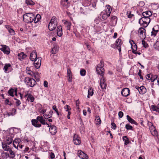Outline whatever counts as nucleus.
Here are the masks:
<instances>
[{"label": "nucleus", "mask_w": 159, "mask_h": 159, "mask_svg": "<svg viewBox=\"0 0 159 159\" xmlns=\"http://www.w3.org/2000/svg\"><path fill=\"white\" fill-rule=\"evenodd\" d=\"M35 15L31 13H29L24 14L23 16L24 21L26 23L32 22L34 19Z\"/></svg>", "instance_id": "obj_1"}, {"label": "nucleus", "mask_w": 159, "mask_h": 159, "mask_svg": "<svg viewBox=\"0 0 159 159\" xmlns=\"http://www.w3.org/2000/svg\"><path fill=\"white\" fill-rule=\"evenodd\" d=\"M150 22V18H147L143 16L140 18L139 20V23L141 26L144 27H147Z\"/></svg>", "instance_id": "obj_2"}, {"label": "nucleus", "mask_w": 159, "mask_h": 159, "mask_svg": "<svg viewBox=\"0 0 159 159\" xmlns=\"http://www.w3.org/2000/svg\"><path fill=\"white\" fill-rule=\"evenodd\" d=\"M24 81L27 85L30 87H33L36 83V81L34 79L28 77H26Z\"/></svg>", "instance_id": "obj_3"}, {"label": "nucleus", "mask_w": 159, "mask_h": 159, "mask_svg": "<svg viewBox=\"0 0 159 159\" xmlns=\"http://www.w3.org/2000/svg\"><path fill=\"white\" fill-rule=\"evenodd\" d=\"M61 7L67 9L70 6V4L68 0H61Z\"/></svg>", "instance_id": "obj_4"}, {"label": "nucleus", "mask_w": 159, "mask_h": 159, "mask_svg": "<svg viewBox=\"0 0 159 159\" xmlns=\"http://www.w3.org/2000/svg\"><path fill=\"white\" fill-rule=\"evenodd\" d=\"M34 65L37 69L39 68L41 66V58L38 57L34 60Z\"/></svg>", "instance_id": "obj_5"}, {"label": "nucleus", "mask_w": 159, "mask_h": 159, "mask_svg": "<svg viewBox=\"0 0 159 159\" xmlns=\"http://www.w3.org/2000/svg\"><path fill=\"white\" fill-rule=\"evenodd\" d=\"M2 47L1 48V50L3 51L5 54L7 55L9 54L10 53V49L9 47L6 45H1Z\"/></svg>", "instance_id": "obj_6"}, {"label": "nucleus", "mask_w": 159, "mask_h": 159, "mask_svg": "<svg viewBox=\"0 0 159 159\" xmlns=\"http://www.w3.org/2000/svg\"><path fill=\"white\" fill-rule=\"evenodd\" d=\"M74 143L76 145H79L81 142L80 138L76 134H75L73 137Z\"/></svg>", "instance_id": "obj_7"}, {"label": "nucleus", "mask_w": 159, "mask_h": 159, "mask_svg": "<svg viewBox=\"0 0 159 159\" xmlns=\"http://www.w3.org/2000/svg\"><path fill=\"white\" fill-rule=\"evenodd\" d=\"M100 85L102 89H105L106 88V80L104 77H102L100 79Z\"/></svg>", "instance_id": "obj_8"}, {"label": "nucleus", "mask_w": 159, "mask_h": 159, "mask_svg": "<svg viewBox=\"0 0 159 159\" xmlns=\"http://www.w3.org/2000/svg\"><path fill=\"white\" fill-rule=\"evenodd\" d=\"M78 156L81 159H87L88 157L87 154L84 153L82 151H78L77 153Z\"/></svg>", "instance_id": "obj_9"}, {"label": "nucleus", "mask_w": 159, "mask_h": 159, "mask_svg": "<svg viewBox=\"0 0 159 159\" xmlns=\"http://www.w3.org/2000/svg\"><path fill=\"white\" fill-rule=\"evenodd\" d=\"M121 40L120 39H118L115 42V45L116 48L118 49L119 52L121 51Z\"/></svg>", "instance_id": "obj_10"}, {"label": "nucleus", "mask_w": 159, "mask_h": 159, "mask_svg": "<svg viewBox=\"0 0 159 159\" xmlns=\"http://www.w3.org/2000/svg\"><path fill=\"white\" fill-rule=\"evenodd\" d=\"M135 88L138 90L140 94H143L146 92V89L144 86H141L140 87H139L138 86H135Z\"/></svg>", "instance_id": "obj_11"}, {"label": "nucleus", "mask_w": 159, "mask_h": 159, "mask_svg": "<svg viewBox=\"0 0 159 159\" xmlns=\"http://www.w3.org/2000/svg\"><path fill=\"white\" fill-rule=\"evenodd\" d=\"M129 43L131 45L132 52L133 53H136V50L137 49V46L133 40L129 41Z\"/></svg>", "instance_id": "obj_12"}, {"label": "nucleus", "mask_w": 159, "mask_h": 159, "mask_svg": "<svg viewBox=\"0 0 159 159\" xmlns=\"http://www.w3.org/2000/svg\"><path fill=\"white\" fill-rule=\"evenodd\" d=\"M130 90L128 88L123 89L121 91V95L124 97H127L129 94Z\"/></svg>", "instance_id": "obj_13"}, {"label": "nucleus", "mask_w": 159, "mask_h": 159, "mask_svg": "<svg viewBox=\"0 0 159 159\" xmlns=\"http://www.w3.org/2000/svg\"><path fill=\"white\" fill-rule=\"evenodd\" d=\"M149 125H151V126L149 127V129L152 134L156 135L157 134V132L154 126L151 122H150Z\"/></svg>", "instance_id": "obj_14"}, {"label": "nucleus", "mask_w": 159, "mask_h": 159, "mask_svg": "<svg viewBox=\"0 0 159 159\" xmlns=\"http://www.w3.org/2000/svg\"><path fill=\"white\" fill-rule=\"evenodd\" d=\"M37 120L39 121L42 125H45L46 124L48 125V127L50 126L49 125L45 122V120L44 119L43 117L42 116H39L37 117Z\"/></svg>", "instance_id": "obj_15"}, {"label": "nucleus", "mask_w": 159, "mask_h": 159, "mask_svg": "<svg viewBox=\"0 0 159 159\" xmlns=\"http://www.w3.org/2000/svg\"><path fill=\"white\" fill-rule=\"evenodd\" d=\"M37 53L36 50H33L31 53L30 59L32 61H34L37 58Z\"/></svg>", "instance_id": "obj_16"}, {"label": "nucleus", "mask_w": 159, "mask_h": 159, "mask_svg": "<svg viewBox=\"0 0 159 159\" xmlns=\"http://www.w3.org/2000/svg\"><path fill=\"white\" fill-rule=\"evenodd\" d=\"M32 124L36 127H40L41 126V124L39 122V121L36 119H32L31 121Z\"/></svg>", "instance_id": "obj_17"}, {"label": "nucleus", "mask_w": 159, "mask_h": 159, "mask_svg": "<svg viewBox=\"0 0 159 159\" xmlns=\"http://www.w3.org/2000/svg\"><path fill=\"white\" fill-rule=\"evenodd\" d=\"M67 75L68 81L69 82H72V75L70 70L69 68L67 69Z\"/></svg>", "instance_id": "obj_18"}, {"label": "nucleus", "mask_w": 159, "mask_h": 159, "mask_svg": "<svg viewBox=\"0 0 159 159\" xmlns=\"http://www.w3.org/2000/svg\"><path fill=\"white\" fill-rule=\"evenodd\" d=\"M49 131L52 134L54 135L57 132L56 126L53 125L51 126L49 128Z\"/></svg>", "instance_id": "obj_19"}, {"label": "nucleus", "mask_w": 159, "mask_h": 159, "mask_svg": "<svg viewBox=\"0 0 159 159\" xmlns=\"http://www.w3.org/2000/svg\"><path fill=\"white\" fill-rule=\"evenodd\" d=\"M21 140L19 138L15 139L13 141V145L16 148L18 149V145L20 143Z\"/></svg>", "instance_id": "obj_20"}, {"label": "nucleus", "mask_w": 159, "mask_h": 159, "mask_svg": "<svg viewBox=\"0 0 159 159\" xmlns=\"http://www.w3.org/2000/svg\"><path fill=\"white\" fill-rule=\"evenodd\" d=\"M62 22L65 25V27L67 28V30H70V26L71 25V22L68 21L66 20H62Z\"/></svg>", "instance_id": "obj_21"}, {"label": "nucleus", "mask_w": 159, "mask_h": 159, "mask_svg": "<svg viewBox=\"0 0 159 159\" xmlns=\"http://www.w3.org/2000/svg\"><path fill=\"white\" fill-rule=\"evenodd\" d=\"M57 31V35L59 37L61 36L63 34L62 26L61 25L58 26Z\"/></svg>", "instance_id": "obj_22"}, {"label": "nucleus", "mask_w": 159, "mask_h": 159, "mask_svg": "<svg viewBox=\"0 0 159 159\" xmlns=\"http://www.w3.org/2000/svg\"><path fill=\"white\" fill-rule=\"evenodd\" d=\"M25 97H27L28 101H30L31 102H33L34 100V98L30 94H26L25 95Z\"/></svg>", "instance_id": "obj_23"}, {"label": "nucleus", "mask_w": 159, "mask_h": 159, "mask_svg": "<svg viewBox=\"0 0 159 159\" xmlns=\"http://www.w3.org/2000/svg\"><path fill=\"white\" fill-rule=\"evenodd\" d=\"M157 78V76L156 75L152 77V75L150 74H148L146 76V78L147 79L150 80L152 82L154 81Z\"/></svg>", "instance_id": "obj_24"}, {"label": "nucleus", "mask_w": 159, "mask_h": 159, "mask_svg": "<svg viewBox=\"0 0 159 159\" xmlns=\"http://www.w3.org/2000/svg\"><path fill=\"white\" fill-rule=\"evenodd\" d=\"M96 71L98 74L102 76V77H103L104 73V70L103 68H100L97 67Z\"/></svg>", "instance_id": "obj_25"}, {"label": "nucleus", "mask_w": 159, "mask_h": 159, "mask_svg": "<svg viewBox=\"0 0 159 159\" xmlns=\"http://www.w3.org/2000/svg\"><path fill=\"white\" fill-rule=\"evenodd\" d=\"M152 15V13L151 11H148L144 12L142 13L143 16L145 17L149 18Z\"/></svg>", "instance_id": "obj_26"}, {"label": "nucleus", "mask_w": 159, "mask_h": 159, "mask_svg": "<svg viewBox=\"0 0 159 159\" xmlns=\"http://www.w3.org/2000/svg\"><path fill=\"white\" fill-rule=\"evenodd\" d=\"M26 56V55L23 52H21L18 54V58L20 61L25 58Z\"/></svg>", "instance_id": "obj_27"}, {"label": "nucleus", "mask_w": 159, "mask_h": 159, "mask_svg": "<svg viewBox=\"0 0 159 159\" xmlns=\"http://www.w3.org/2000/svg\"><path fill=\"white\" fill-rule=\"evenodd\" d=\"M145 29L142 28H140L139 30V33L140 35V37L142 38V39L145 38L143 37V34L145 35Z\"/></svg>", "instance_id": "obj_28"}, {"label": "nucleus", "mask_w": 159, "mask_h": 159, "mask_svg": "<svg viewBox=\"0 0 159 159\" xmlns=\"http://www.w3.org/2000/svg\"><path fill=\"white\" fill-rule=\"evenodd\" d=\"M59 49L58 46L57 45H55L52 48L51 51V53L52 54H55L58 51Z\"/></svg>", "instance_id": "obj_29"}, {"label": "nucleus", "mask_w": 159, "mask_h": 159, "mask_svg": "<svg viewBox=\"0 0 159 159\" xmlns=\"http://www.w3.org/2000/svg\"><path fill=\"white\" fill-rule=\"evenodd\" d=\"M9 145L5 142L2 143V148L5 151H8L11 149Z\"/></svg>", "instance_id": "obj_30"}, {"label": "nucleus", "mask_w": 159, "mask_h": 159, "mask_svg": "<svg viewBox=\"0 0 159 159\" xmlns=\"http://www.w3.org/2000/svg\"><path fill=\"white\" fill-rule=\"evenodd\" d=\"M49 23L57 25L58 23V20L55 16H53Z\"/></svg>", "instance_id": "obj_31"}, {"label": "nucleus", "mask_w": 159, "mask_h": 159, "mask_svg": "<svg viewBox=\"0 0 159 159\" xmlns=\"http://www.w3.org/2000/svg\"><path fill=\"white\" fill-rule=\"evenodd\" d=\"M57 25L55 24H52L51 23H49L48 25L49 30L50 31L56 29Z\"/></svg>", "instance_id": "obj_32"}, {"label": "nucleus", "mask_w": 159, "mask_h": 159, "mask_svg": "<svg viewBox=\"0 0 159 159\" xmlns=\"http://www.w3.org/2000/svg\"><path fill=\"white\" fill-rule=\"evenodd\" d=\"M127 119L128 121L131 123L137 125V123L133 119L131 118L129 115L126 116Z\"/></svg>", "instance_id": "obj_33"}, {"label": "nucleus", "mask_w": 159, "mask_h": 159, "mask_svg": "<svg viewBox=\"0 0 159 159\" xmlns=\"http://www.w3.org/2000/svg\"><path fill=\"white\" fill-rule=\"evenodd\" d=\"M106 13L110 15V13L111 11V9L110 6L108 5H107L106 8L105 10Z\"/></svg>", "instance_id": "obj_34"}, {"label": "nucleus", "mask_w": 159, "mask_h": 159, "mask_svg": "<svg viewBox=\"0 0 159 159\" xmlns=\"http://www.w3.org/2000/svg\"><path fill=\"white\" fill-rule=\"evenodd\" d=\"M158 107L155 105H152L151 107V109L153 111H155L158 112L159 113V104H158Z\"/></svg>", "instance_id": "obj_35"}, {"label": "nucleus", "mask_w": 159, "mask_h": 159, "mask_svg": "<svg viewBox=\"0 0 159 159\" xmlns=\"http://www.w3.org/2000/svg\"><path fill=\"white\" fill-rule=\"evenodd\" d=\"M93 90L91 87L90 88L88 91L87 97L90 98V96H92L93 94Z\"/></svg>", "instance_id": "obj_36"}, {"label": "nucleus", "mask_w": 159, "mask_h": 159, "mask_svg": "<svg viewBox=\"0 0 159 159\" xmlns=\"http://www.w3.org/2000/svg\"><path fill=\"white\" fill-rule=\"evenodd\" d=\"M13 141V139L11 137H7L6 141L5 142L6 143L9 145L11 144Z\"/></svg>", "instance_id": "obj_37"}, {"label": "nucleus", "mask_w": 159, "mask_h": 159, "mask_svg": "<svg viewBox=\"0 0 159 159\" xmlns=\"http://www.w3.org/2000/svg\"><path fill=\"white\" fill-rule=\"evenodd\" d=\"M53 111H50L48 114H46L43 115V116L45 119H47L51 117L52 116Z\"/></svg>", "instance_id": "obj_38"}, {"label": "nucleus", "mask_w": 159, "mask_h": 159, "mask_svg": "<svg viewBox=\"0 0 159 159\" xmlns=\"http://www.w3.org/2000/svg\"><path fill=\"white\" fill-rule=\"evenodd\" d=\"M11 66L10 64H6L4 67L3 69L4 70V72L5 73H8L7 72L8 69Z\"/></svg>", "instance_id": "obj_39"}, {"label": "nucleus", "mask_w": 159, "mask_h": 159, "mask_svg": "<svg viewBox=\"0 0 159 159\" xmlns=\"http://www.w3.org/2000/svg\"><path fill=\"white\" fill-rule=\"evenodd\" d=\"M95 120L97 125H98L101 124V120L98 116H96Z\"/></svg>", "instance_id": "obj_40"}, {"label": "nucleus", "mask_w": 159, "mask_h": 159, "mask_svg": "<svg viewBox=\"0 0 159 159\" xmlns=\"http://www.w3.org/2000/svg\"><path fill=\"white\" fill-rule=\"evenodd\" d=\"M25 2L28 5H32L34 4V3L32 0H26Z\"/></svg>", "instance_id": "obj_41"}, {"label": "nucleus", "mask_w": 159, "mask_h": 159, "mask_svg": "<svg viewBox=\"0 0 159 159\" xmlns=\"http://www.w3.org/2000/svg\"><path fill=\"white\" fill-rule=\"evenodd\" d=\"M123 140L125 141V145H127L129 143V139L126 136H123Z\"/></svg>", "instance_id": "obj_42"}, {"label": "nucleus", "mask_w": 159, "mask_h": 159, "mask_svg": "<svg viewBox=\"0 0 159 159\" xmlns=\"http://www.w3.org/2000/svg\"><path fill=\"white\" fill-rule=\"evenodd\" d=\"M158 31V30H155L154 28H152V31L151 32V36L155 37L156 36V34Z\"/></svg>", "instance_id": "obj_43"}, {"label": "nucleus", "mask_w": 159, "mask_h": 159, "mask_svg": "<svg viewBox=\"0 0 159 159\" xmlns=\"http://www.w3.org/2000/svg\"><path fill=\"white\" fill-rule=\"evenodd\" d=\"M110 16V14L105 13H103L102 15V18L104 20H106L108 17Z\"/></svg>", "instance_id": "obj_44"}, {"label": "nucleus", "mask_w": 159, "mask_h": 159, "mask_svg": "<svg viewBox=\"0 0 159 159\" xmlns=\"http://www.w3.org/2000/svg\"><path fill=\"white\" fill-rule=\"evenodd\" d=\"M64 108L66 111L68 112L70 111L71 110L70 107L67 105H66L65 106H64Z\"/></svg>", "instance_id": "obj_45"}, {"label": "nucleus", "mask_w": 159, "mask_h": 159, "mask_svg": "<svg viewBox=\"0 0 159 159\" xmlns=\"http://www.w3.org/2000/svg\"><path fill=\"white\" fill-rule=\"evenodd\" d=\"M26 73L31 76H32L33 75H34V72L30 70V68L28 67L26 69Z\"/></svg>", "instance_id": "obj_46"}, {"label": "nucleus", "mask_w": 159, "mask_h": 159, "mask_svg": "<svg viewBox=\"0 0 159 159\" xmlns=\"http://www.w3.org/2000/svg\"><path fill=\"white\" fill-rule=\"evenodd\" d=\"M104 62L102 60H101L100 63L98 65L97 67L100 68H103Z\"/></svg>", "instance_id": "obj_47"}, {"label": "nucleus", "mask_w": 159, "mask_h": 159, "mask_svg": "<svg viewBox=\"0 0 159 159\" xmlns=\"http://www.w3.org/2000/svg\"><path fill=\"white\" fill-rule=\"evenodd\" d=\"M8 151L9 152L10 155H11V156H10V157L12 158H13L15 157V153L11 150V149Z\"/></svg>", "instance_id": "obj_48"}, {"label": "nucleus", "mask_w": 159, "mask_h": 159, "mask_svg": "<svg viewBox=\"0 0 159 159\" xmlns=\"http://www.w3.org/2000/svg\"><path fill=\"white\" fill-rule=\"evenodd\" d=\"M8 32H9V33H10V34L11 35H14L15 34V32L13 29H12L9 27H8Z\"/></svg>", "instance_id": "obj_49"}, {"label": "nucleus", "mask_w": 159, "mask_h": 159, "mask_svg": "<svg viewBox=\"0 0 159 159\" xmlns=\"http://www.w3.org/2000/svg\"><path fill=\"white\" fill-rule=\"evenodd\" d=\"M125 127L127 130H133V127L130 125L129 124H126Z\"/></svg>", "instance_id": "obj_50"}, {"label": "nucleus", "mask_w": 159, "mask_h": 159, "mask_svg": "<svg viewBox=\"0 0 159 159\" xmlns=\"http://www.w3.org/2000/svg\"><path fill=\"white\" fill-rule=\"evenodd\" d=\"M126 15L127 16L128 18H131L134 16V15L131 14V12L129 11H127Z\"/></svg>", "instance_id": "obj_51"}, {"label": "nucleus", "mask_w": 159, "mask_h": 159, "mask_svg": "<svg viewBox=\"0 0 159 159\" xmlns=\"http://www.w3.org/2000/svg\"><path fill=\"white\" fill-rule=\"evenodd\" d=\"M14 90L13 89H10L8 92V93L11 96L13 97L14 96L13 93H14Z\"/></svg>", "instance_id": "obj_52"}, {"label": "nucleus", "mask_w": 159, "mask_h": 159, "mask_svg": "<svg viewBox=\"0 0 159 159\" xmlns=\"http://www.w3.org/2000/svg\"><path fill=\"white\" fill-rule=\"evenodd\" d=\"M111 20L115 22L116 23L117 22V18L116 16H111Z\"/></svg>", "instance_id": "obj_53"}, {"label": "nucleus", "mask_w": 159, "mask_h": 159, "mask_svg": "<svg viewBox=\"0 0 159 159\" xmlns=\"http://www.w3.org/2000/svg\"><path fill=\"white\" fill-rule=\"evenodd\" d=\"M142 44L144 48H147L148 46V45L147 43L143 40L142 41Z\"/></svg>", "instance_id": "obj_54"}, {"label": "nucleus", "mask_w": 159, "mask_h": 159, "mask_svg": "<svg viewBox=\"0 0 159 159\" xmlns=\"http://www.w3.org/2000/svg\"><path fill=\"white\" fill-rule=\"evenodd\" d=\"M80 75L82 76H84L85 75L86 71L84 69H82L80 70Z\"/></svg>", "instance_id": "obj_55"}, {"label": "nucleus", "mask_w": 159, "mask_h": 159, "mask_svg": "<svg viewBox=\"0 0 159 159\" xmlns=\"http://www.w3.org/2000/svg\"><path fill=\"white\" fill-rule=\"evenodd\" d=\"M118 115L119 117L121 118L123 116V113L121 111H120L119 112Z\"/></svg>", "instance_id": "obj_56"}, {"label": "nucleus", "mask_w": 159, "mask_h": 159, "mask_svg": "<svg viewBox=\"0 0 159 159\" xmlns=\"http://www.w3.org/2000/svg\"><path fill=\"white\" fill-rule=\"evenodd\" d=\"M111 125H112L111 128L112 129H115L116 128V124L114 123H113V122L111 123Z\"/></svg>", "instance_id": "obj_57"}, {"label": "nucleus", "mask_w": 159, "mask_h": 159, "mask_svg": "<svg viewBox=\"0 0 159 159\" xmlns=\"http://www.w3.org/2000/svg\"><path fill=\"white\" fill-rule=\"evenodd\" d=\"M52 109L54 110L56 112H57L58 111L57 108V107L56 105H53L52 107Z\"/></svg>", "instance_id": "obj_58"}, {"label": "nucleus", "mask_w": 159, "mask_h": 159, "mask_svg": "<svg viewBox=\"0 0 159 159\" xmlns=\"http://www.w3.org/2000/svg\"><path fill=\"white\" fill-rule=\"evenodd\" d=\"M46 111V109H40V113L42 114H44Z\"/></svg>", "instance_id": "obj_59"}, {"label": "nucleus", "mask_w": 159, "mask_h": 159, "mask_svg": "<svg viewBox=\"0 0 159 159\" xmlns=\"http://www.w3.org/2000/svg\"><path fill=\"white\" fill-rule=\"evenodd\" d=\"M50 157L51 159H53L55 157V155L53 153L51 152L50 154Z\"/></svg>", "instance_id": "obj_60"}, {"label": "nucleus", "mask_w": 159, "mask_h": 159, "mask_svg": "<svg viewBox=\"0 0 159 159\" xmlns=\"http://www.w3.org/2000/svg\"><path fill=\"white\" fill-rule=\"evenodd\" d=\"M16 103L17 104V106H19L21 104V102L19 100H16Z\"/></svg>", "instance_id": "obj_61"}, {"label": "nucleus", "mask_w": 159, "mask_h": 159, "mask_svg": "<svg viewBox=\"0 0 159 159\" xmlns=\"http://www.w3.org/2000/svg\"><path fill=\"white\" fill-rule=\"evenodd\" d=\"M43 85L45 87H48V83L46 81H44Z\"/></svg>", "instance_id": "obj_62"}, {"label": "nucleus", "mask_w": 159, "mask_h": 159, "mask_svg": "<svg viewBox=\"0 0 159 159\" xmlns=\"http://www.w3.org/2000/svg\"><path fill=\"white\" fill-rule=\"evenodd\" d=\"M36 18V19H38V20H40L41 19V16L39 14H37L36 15V16H35Z\"/></svg>", "instance_id": "obj_63"}, {"label": "nucleus", "mask_w": 159, "mask_h": 159, "mask_svg": "<svg viewBox=\"0 0 159 159\" xmlns=\"http://www.w3.org/2000/svg\"><path fill=\"white\" fill-rule=\"evenodd\" d=\"M141 70H139V72L138 73V75L139 76L140 79H143V77L141 75Z\"/></svg>", "instance_id": "obj_64"}]
</instances>
